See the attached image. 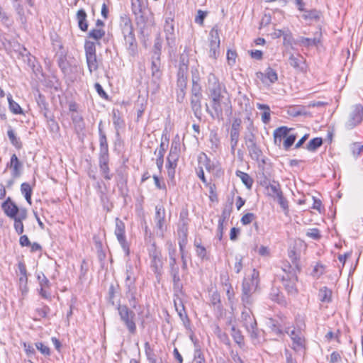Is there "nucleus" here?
<instances>
[{"mask_svg":"<svg viewBox=\"0 0 363 363\" xmlns=\"http://www.w3.org/2000/svg\"><path fill=\"white\" fill-rule=\"evenodd\" d=\"M226 92L225 84L220 83L218 78L213 73H210L208 76L206 93L208 98L211 99V107L215 112V116L209 109L208 104H206V110L213 118H216L218 120L223 119V104L227 106L225 110L226 114L228 116L232 114L230 101H228L229 106L228 104L223 101Z\"/></svg>","mask_w":363,"mask_h":363,"instance_id":"f257e3e1","label":"nucleus"},{"mask_svg":"<svg viewBox=\"0 0 363 363\" xmlns=\"http://www.w3.org/2000/svg\"><path fill=\"white\" fill-rule=\"evenodd\" d=\"M189 79V58L187 55L182 54L177 72L176 94L177 101L183 103L186 96Z\"/></svg>","mask_w":363,"mask_h":363,"instance_id":"f03ea898","label":"nucleus"},{"mask_svg":"<svg viewBox=\"0 0 363 363\" xmlns=\"http://www.w3.org/2000/svg\"><path fill=\"white\" fill-rule=\"evenodd\" d=\"M137 266L134 267L131 263H127L125 266V294L132 308L135 309L138 305V299L136 297L138 279Z\"/></svg>","mask_w":363,"mask_h":363,"instance_id":"7ed1b4c3","label":"nucleus"},{"mask_svg":"<svg viewBox=\"0 0 363 363\" xmlns=\"http://www.w3.org/2000/svg\"><path fill=\"white\" fill-rule=\"evenodd\" d=\"M259 282V272L255 269H253L250 278H244L242 284L241 300L245 308L252 304V294L256 292Z\"/></svg>","mask_w":363,"mask_h":363,"instance_id":"20e7f679","label":"nucleus"},{"mask_svg":"<svg viewBox=\"0 0 363 363\" xmlns=\"http://www.w3.org/2000/svg\"><path fill=\"white\" fill-rule=\"evenodd\" d=\"M147 252L150 259V268L160 280L162 274L163 260L161 250L157 247L155 241L147 245Z\"/></svg>","mask_w":363,"mask_h":363,"instance_id":"39448f33","label":"nucleus"},{"mask_svg":"<svg viewBox=\"0 0 363 363\" xmlns=\"http://www.w3.org/2000/svg\"><path fill=\"white\" fill-rule=\"evenodd\" d=\"M117 310L121 322L125 326L129 333L131 335L136 334L135 313L125 304H119L117 307Z\"/></svg>","mask_w":363,"mask_h":363,"instance_id":"423d86ee","label":"nucleus"},{"mask_svg":"<svg viewBox=\"0 0 363 363\" xmlns=\"http://www.w3.org/2000/svg\"><path fill=\"white\" fill-rule=\"evenodd\" d=\"M262 185H265V194L267 196L277 201L284 211H289L288 201L284 196L281 185L278 182L274 180L268 184L265 183V184L262 183Z\"/></svg>","mask_w":363,"mask_h":363,"instance_id":"0eeeda50","label":"nucleus"},{"mask_svg":"<svg viewBox=\"0 0 363 363\" xmlns=\"http://www.w3.org/2000/svg\"><path fill=\"white\" fill-rule=\"evenodd\" d=\"M132 11L135 17L136 24L140 27L141 34L144 35L148 20L147 9L143 0H132Z\"/></svg>","mask_w":363,"mask_h":363,"instance_id":"6e6552de","label":"nucleus"},{"mask_svg":"<svg viewBox=\"0 0 363 363\" xmlns=\"http://www.w3.org/2000/svg\"><path fill=\"white\" fill-rule=\"evenodd\" d=\"M306 325L303 320H296V328L286 327L284 333L288 334L293 342V349L296 350L304 347L305 338L302 333V330Z\"/></svg>","mask_w":363,"mask_h":363,"instance_id":"1a4fd4ad","label":"nucleus"},{"mask_svg":"<svg viewBox=\"0 0 363 363\" xmlns=\"http://www.w3.org/2000/svg\"><path fill=\"white\" fill-rule=\"evenodd\" d=\"M244 140L251 159L259 162L262 151L256 142L255 134L254 133L246 134L244 136Z\"/></svg>","mask_w":363,"mask_h":363,"instance_id":"9d476101","label":"nucleus"},{"mask_svg":"<svg viewBox=\"0 0 363 363\" xmlns=\"http://www.w3.org/2000/svg\"><path fill=\"white\" fill-rule=\"evenodd\" d=\"M114 233L125 255L128 257L130 252V245L125 237V223L118 218H116V229Z\"/></svg>","mask_w":363,"mask_h":363,"instance_id":"9b49d317","label":"nucleus"},{"mask_svg":"<svg viewBox=\"0 0 363 363\" xmlns=\"http://www.w3.org/2000/svg\"><path fill=\"white\" fill-rule=\"evenodd\" d=\"M363 121V106L356 104L353 106L352 111L349 115L348 119L345 123V128L347 130H352L359 125Z\"/></svg>","mask_w":363,"mask_h":363,"instance_id":"f8f14e48","label":"nucleus"},{"mask_svg":"<svg viewBox=\"0 0 363 363\" xmlns=\"http://www.w3.org/2000/svg\"><path fill=\"white\" fill-rule=\"evenodd\" d=\"M7 169H11V174L13 179L18 178L22 174L23 164L20 161L16 154L11 155L10 161L6 164V169L4 172H6Z\"/></svg>","mask_w":363,"mask_h":363,"instance_id":"ddd939ff","label":"nucleus"},{"mask_svg":"<svg viewBox=\"0 0 363 363\" xmlns=\"http://www.w3.org/2000/svg\"><path fill=\"white\" fill-rule=\"evenodd\" d=\"M37 92L38 94L35 97V101L38 107L40 108L41 113H43L46 120L51 121L57 128V123L54 119V116L49 111L48 103L46 101L45 96L43 95L38 90Z\"/></svg>","mask_w":363,"mask_h":363,"instance_id":"4468645a","label":"nucleus"},{"mask_svg":"<svg viewBox=\"0 0 363 363\" xmlns=\"http://www.w3.org/2000/svg\"><path fill=\"white\" fill-rule=\"evenodd\" d=\"M281 281L285 290L289 295L296 296L298 294L296 283L298 281V276L292 272V275H283Z\"/></svg>","mask_w":363,"mask_h":363,"instance_id":"2eb2a0df","label":"nucleus"},{"mask_svg":"<svg viewBox=\"0 0 363 363\" xmlns=\"http://www.w3.org/2000/svg\"><path fill=\"white\" fill-rule=\"evenodd\" d=\"M36 277L40 286V288L38 289L39 295L45 299L51 300V294L46 290L47 289H50L51 286L49 279L43 272L38 273Z\"/></svg>","mask_w":363,"mask_h":363,"instance_id":"dca6fc26","label":"nucleus"},{"mask_svg":"<svg viewBox=\"0 0 363 363\" xmlns=\"http://www.w3.org/2000/svg\"><path fill=\"white\" fill-rule=\"evenodd\" d=\"M173 23L174 20L172 18H167L164 26L167 44L171 48L175 45L174 26Z\"/></svg>","mask_w":363,"mask_h":363,"instance_id":"f3484780","label":"nucleus"},{"mask_svg":"<svg viewBox=\"0 0 363 363\" xmlns=\"http://www.w3.org/2000/svg\"><path fill=\"white\" fill-rule=\"evenodd\" d=\"M1 208L4 213L11 218L18 217L20 214L21 209L17 205L11 200L10 197H8L1 204Z\"/></svg>","mask_w":363,"mask_h":363,"instance_id":"a211bd4d","label":"nucleus"},{"mask_svg":"<svg viewBox=\"0 0 363 363\" xmlns=\"http://www.w3.org/2000/svg\"><path fill=\"white\" fill-rule=\"evenodd\" d=\"M256 77L264 84H267V81L269 84H274L278 80L277 72L270 67H268L264 72H257L256 73Z\"/></svg>","mask_w":363,"mask_h":363,"instance_id":"6ab92c4d","label":"nucleus"},{"mask_svg":"<svg viewBox=\"0 0 363 363\" xmlns=\"http://www.w3.org/2000/svg\"><path fill=\"white\" fill-rule=\"evenodd\" d=\"M160 57L152 56L151 69L152 76V82L156 85L157 87L159 86V81L162 77V72L160 70Z\"/></svg>","mask_w":363,"mask_h":363,"instance_id":"aec40b11","label":"nucleus"},{"mask_svg":"<svg viewBox=\"0 0 363 363\" xmlns=\"http://www.w3.org/2000/svg\"><path fill=\"white\" fill-rule=\"evenodd\" d=\"M248 332L250 337L251 338L252 342L256 345L262 343V341L264 340V331L262 330H259L257 328V323L255 325H252L250 326L248 329H246Z\"/></svg>","mask_w":363,"mask_h":363,"instance_id":"412c9836","label":"nucleus"},{"mask_svg":"<svg viewBox=\"0 0 363 363\" xmlns=\"http://www.w3.org/2000/svg\"><path fill=\"white\" fill-rule=\"evenodd\" d=\"M109 156H99V167L100 172L104 178L106 180H111L113 177V174L111 173L108 167Z\"/></svg>","mask_w":363,"mask_h":363,"instance_id":"4be33fe9","label":"nucleus"},{"mask_svg":"<svg viewBox=\"0 0 363 363\" xmlns=\"http://www.w3.org/2000/svg\"><path fill=\"white\" fill-rule=\"evenodd\" d=\"M289 65L295 69L301 72H306L307 66L306 60L301 55H298L296 56L291 55L289 58Z\"/></svg>","mask_w":363,"mask_h":363,"instance_id":"5701e85b","label":"nucleus"},{"mask_svg":"<svg viewBox=\"0 0 363 363\" xmlns=\"http://www.w3.org/2000/svg\"><path fill=\"white\" fill-rule=\"evenodd\" d=\"M320 37L321 33H317L312 38L300 37L294 43L306 48L317 46L320 43Z\"/></svg>","mask_w":363,"mask_h":363,"instance_id":"b1692460","label":"nucleus"},{"mask_svg":"<svg viewBox=\"0 0 363 363\" xmlns=\"http://www.w3.org/2000/svg\"><path fill=\"white\" fill-rule=\"evenodd\" d=\"M119 26L124 38L134 34L131 20L128 16H121Z\"/></svg>","mask_w":363,"mask_h":363,"instance_id":"393cba45","label":"nucleus"},{"mask_svg":"<svg viewBox=\"0 0 363 363\" xmlns=\"http://www.w3.org/2000/svg\"><path fill=\"white\" fill-rule=\"evenodd\" d=\"M203 96H190L191 108L194 113V116L199 121L202 118V106L201 99Z\"/></svg>","mask_w":363,"mask_h":363,"instance_id":"a878e982","label":"nucleus"},{"mask_svg":"<svg viewBox=\"0 0 363 363\" xmlns=\"http://www.w3.org/2000/svg\"><path fill=\"white\" fill-rule=\"evenodd\" d=\"M27 218V211L26 208H21L20 214L18 215V217H16L13 219L14 224L13 227L16 232L18 235H21L24 230V226L23 224V220Z\"/></svg>","mask_w":363,"mask_h":363,"instance_id":"bb28decb","label":"nucleus"},{"mask_svg":"<svg viewBox=\"0 0 363 363\" xmlns=\"http://www.w3.org/2000/svg\"><path fill=\"white\" fill-rule=\"evenodd\" d=\"M155 211L156 226L162 234L165 222V210L162 206H156Z\"/></svg>","mask_w":363,"mask_h":363,"instance_id":"cd10ccee","label":"nucleus"},{"mask_svg":"<svg viewBox=\"0 0 363 363\" xmlns=\"http://www.w3.org/2000/svg\"><path fill=\"white\" fill-rule=\"evenodd\" d=\"M167 149V145L164 141L160 143V147L155 151V154L157 152V157L156 159V164L160 172H162L164 163V156Z\"/></svg>","mask_w":363,"mask_h":363,"instance_id":"c85d7f7f","label":"nucleus"},{"mask_svg":"<svg viewBox=\"0 0 363 363\" xmlns=\"http://www.w3.org/2000/svg\"><path fill=\"white\" fill-rule=\"evenodd\" d=\"M181 150L170 148L169 155L167 157V168H176L180 157Z\"/></svg>","mask_w":363,"mask_h":363,"instance_id":"c756f323","label":"nucleus"},{"mask_svg":"<svg viewBox=\"0 0 363 363\" xmlns=\"http://www.w3.org/2000/svg\"><path fill=\"white\" fill-rule=\"evenodd\" d=\"M126 49L130 56L135 57L138 53V45L135 35L133 34L124 38Z\"/></svg>","mask_w":363,"mask_h":363,"instance_id":"7c9ffc66","label":"nucleus"},{"mask_svg":"<svg viewBox=\"0 0 363 363\" xmlns=\"http://www.w3.org/2000/svg\"><path fill=\"white\" fill-rule=\"evenodd\" d=\"M76 18L78 23V27L82 31L88 30L87 14L84 9H79L77 12Z\"/></svg>","mask_w":363,"mask_h":363,"instance_id":"2f4dec72","label":"nucleus"},{"mask_svg":"<svg viewBox=\"0 0 363 363\" xmlns=\"http://www.w3.org/2000/svg\"><path fill=\"white\" fill-rule=\"evenodd\" d=\"M241 318L243 325L245 329H248L250 326L255 325L257 321L255 318L252 315V311L250 308L245 309L241 313Z\"/></svg>","mask_w":363,"mask_h":363,"instance_id":"473e14b6","label":"nucleus"},{"mask_svg":"<svg viewBox=\"0 0 363 363\" xmlns=\"http://www.w3.org/2000/svg\"><path fill=\"white\" fill-rule=\"evenodd\" d=\"M99 156H109L108 154V145L106 133L104 130H100L99 135Z\"/></svg>","mask_w":363,"mask_h":363,"instance_id":"72a5a7b5","label":"nucleus"},{"mask_svg":"<svg viewBox=\"0 0 363 363\" xmlns=\"http://www.w3.org/2000/svg\"><path fill=\"white\" fill-rule=\"evenodd\" d=\"M304 13L302 15V18L306 21H318L321 16V12L315 9L303 11Z\"/></svg>","mask_w":363,"mask_h":363,"instance_id":"f704fd0d","label":"nucleus"},{"mask_svg":"<svg viewBox=\"0 0 363 363\" xmlns=\"http://www.w3.org/2000/svg\"><path fill=\"white\" fill-rule=\"evenodd\" d=\"M333 291L327 286H323L319 289L318 299L323 303H329L332 302Z\"/></svg>","mask_w":363,"mask_h":363,"instance_id":"c9c22d12","label":"nucleus"},{"mask_svg":"<svg viewBox=\"0 0 363 363\" xmlns=\"http://www.w3.org/2000/svg\"><path fill=\"white\" fill-rule=\"evenodd\" d=\"M289 130L290 129L286 126H281L277 128L274 131V140L275 144H277L278 142L281 143L283 138H286L289 135Z\"/></svg>","mask_w":363,"mask_h":363,"instance_id":"e433bc0d","label":"nucleus"},{"mask_svg":"<svg viewBox=\"0 0 363 363\" xmlns=\"http://www.w3.org/2000/svg\"><path fill=\"white\" fill-rule=\"evenodd\" d=\"M231 336L240 348L243 347L245 345L244 336L240 330L236 328L235 325H233L231 328Z\"/></svg>","mask_w":363,"mask_h":363,"instance_id":"4c0bfd02","label":"nucleus"},{"mask_svg":"<svg viewBox=\"0 0 363 363\" xmlns=\"http://www.w3.org/2000/svg\"><path fill=\"white\" fill-rule=\"evenodd\" d=\"M7 135L11 143L17 149L21 150L23 147V143L20 138L17 137L14 133V130L11 127H9L7 130Z\"/></svg>","mask_w":363,"mask_h":363,"instance_id":"58836bf2","label":"nucleus"},{"mask_svg":"<svg viewBox=\"0 0 363 363\" xmlns=\"http://www.w3.org/2000/svg\"><path fill=\"white\" fill-rule=\"evenodd\" d=\"M235 174L238 177H239L242 183L245 185V186L250 189L253 184V179L247 174L240 170H237Z\"/></svg>","mask_w":363,"mask_h":363,"instance_id":"ea45409f","label":"nucleus"},{"mask_svg":"<svg viewBox=\"0 0 363 363\" xmlns=\"http://www.w3.org/2000/svg\"><path fill=\"white\" fill-rule=\"evenodd\" d=\"M257 108L259 110H263V113H262V121L264 123L267 124L270 121V114L271 110L268 105L263 104H257Z\"/></svg>","mask_w":363,"mask_h":363,"instance_id":"a19ab883","label":"nucleus"},{"mask_svg":"<svg viewBox=\"0 0 363 363\" xmlns=\"http://www.w3.org/2000/svg\"><path fill=\"white\" fill-rule=\"evenodd\" d=\"M86 60L90 73L96 72L99 68V62L96 55L86 56Z\"/></svg>","mask_w":363,"mask_h":363,"instance_id":"79ce46f5","label":"nucleus"},{"mask_svg":"<svg viewBox=\"0 0 363 363\" xmlns=\"http://www.w3.org/2000/svg\"><path fill=\"white\" fill-rule=\"evenodd\" d=\"M203 96L202 88L199 83V78L192 77V85L191 88V96Z\"/></svg>","mask_w":363,"mask_h":363,"instance_id":"37998d69","label":"nucleus"},{"mask_svg":"<svg viewBox=\"0 0 363 363\" xmlns=\"http://www.w3.org/2000/svg\"><path fill=\"white\" fill-rule=\"evenodd\" d=\"M177 312L183 322V324L186 328H189L191 325L190 319L185 311L184 304L181 302L180 308H177Z\"/></svg>","mask_w":363,"mask_h":363,"instance_id":"c03bdc74","label":"nucleus"},{"mask_svg":"<svg viewBox=\"0 0 363 363\" xmlns=\"http://www.w3.org/2000/svg\"><path fill=\"white\" fill-rule=\"evenodd\" d=\"M21 191L24 195L26 201L31 205V196L33 193L30 185L27 182H23L21 185Z\"/></svg>","mask_w":363,"mask_h":363,"instance_id":"a18cd8bd","label":"nucleus"},{"mask_svg":"<svg viewBox=\"0 0 363 363\" xmlns=\"http://www.w3.org/2000/svg\"><path fill=\"white\" fill-rule=\"evenodd\" d=\"M214 333L218 337V339L224 343L225 345H230V340L227 333L222 332L221 328L219 325H216L214 329Z\"/></svg>","mask_w":363,"mask_h":363,"instance_id":"49530a36","label":"nucleus"},{"mask_svg":"<svg viewBox=\"0 0 363 363\" xmlns=\"http://www.w3.org/2000/svg\"><path fill=\"white\" fill-rule=\"evenodd\" d=\"M7 99L9 102V106L10 111L14 114H21L23 113V110L21 107L19 106L18 103L13 100L12 96L9 94L7 96Z\"/></svg>","mask_w":363,"mask_h":363,"instance_id":"de8ad7c7","label":"nucleus"},{"mask_svg":"<svg viewBox=\"0 0 363 363\" xmlns=\"http://www.w3.org/2000/svg\"><path fill=\"white\" fill-rule=\"evenodd\" d=\"M288 256L291 259V264L295 266L294 270L296 272H301V267L299 264L300 257L297 255L296 250H291L289 251Z\"/></svg>","mask_w":363,"mask_h":363,"instance_id":"09e8293b","label":"nucleus"},{"mask_svg":"<svg viewBox=\"0 0 363 363\" xmlns=\"http://www.w3.org/2000/svg\"><path fill=\"white\" fill-rule=\"evenodd\" d=\"M323 145V139L321 138H314L311 140L306 145L308 151L314 152Z\"/></svg>","mask_w":363,"mask_h":363,"instance_id":"8fccbe9b","label":"nucleus"},{"mask_svg":"<svg viewBox=\"0 0 363 363\" xmlns=\"http://www.w3.org/2000/svg\"><path fill=\"white\" fill-rule=\"evenodd\" d=\"M113 123L116 130V134L118 135L119 130L123 128L125 124L123 119L115 111L113 112Z\"/></svg>","mask_w":363,"mask_h":363,"instance_id":"3c124183","label":"nucleus"},{"mask_svg":"<svg viewBox=\"0 0 363 363\" xmlns=\"http://www.w3.org/2000/svg\"><path fill=\"white\" fill-rule=\"evenodd\" d=\"M172 282H173V289L176 295L179 294H182L183 291V284L181 281L180 276L175 275L172 276Z\"/></svg>","mask_w":363,"mask_h":363,"instance_id":"603ef678","label":"nucleus"},{"mask_svg":"<svg viewBox=\"0 0 363 363\" xmlns=\"http://www.w3.org/2000/svg\"><path fill=\"white\" fill-rule=\"evenodd\" d=\"M145 352L149 363H157L156 356L154 353L153 349L151 348L148 342L145 343Z\"/></svg>","mask_w":363,"mask_h":363,"instance_id":"864d4df0","label":"nucleus"},{"mask_svg":"<svg viewBox=\"0 0 363 363\" xmlns=\"http://www.w3.org/2000/svg\"><path fill=\"white\" fill-rule=\"evenodd\" d=\"M233 211V202H230L228 204L225 205L223 208L221 216L219 218L218 221H221L224 223L226 220H228L231 214Z\"/></svg>","mask_w":363,"mask_h":363,"instance_id":"5fc2aeb1","label":"nucleus"},{"mask_svg":"<svg viewBox=\"0 0 363 363\" xmlns=\"http://www.w3.org/2000/svg\"><path fill=\"white\" fill-rule=\"evenodd\" d=\"M189 223H178L177 233L179 239H187Z\"/></svg>","mask_w":363,"mask_h":363,"instance_id":"6e6d98bb","label":"nucleus"},{"mask_svg":"<svg viewBox=\"0 0 363 363\" xmlns=\"http://www.w3.org/2000/svg\"><path fill=\"white\" fill-rule=\"evenodd\" d=\"M162 39L160 36V33H157V35L155 38V43H154V46H153V55L152 56L160 57L161 50H162Z\"/></svg>","mask_w":363,"mask_h":363,"instance_id":"4d7b16f0","label":"nucleus"},{"mask_svg":"<svg viewBox=\"0 0 363 363\" xmlns=\"http://www.w3.org/2000/svg\"><path fill=\"white\" fill-rule=\"evenodd\" d=\"M105 35V30L102 28H93L88 33V38L95 40H101Z\"/></svg>","mask_w":363,"mask_h":363,"instance_id":"13d9d810","label":"nucleus"},{"mask_svg":"<svg viewBox=\"0 0 363 363\" xmlns=\"http://www.w3.org/2000/svg\"><path fill=\"white\" fill-rule=\"evenodd\" d=\"M269 328L272 333H275L279 336H281L284 333V331L281 329L278 322L274 320L273 318H269Z\"/></svg>","mask_w":363,"mask_h":363,"instance_id":"bf43d9fd","label":"nucleus"},{"mask_svg":"<svg viewBox=\"0 0 363 363\" xmlns=\"http://www.w3.org/2000/svg\"><path fill=\"white\" fill-rule=\"evenodd\" d=\"M210 301H211V303L214 307H216L218 310L222 309L220 296V294L218 293V291H215L211 294V297H210Z\"/></svg>","mask_w":363,"mask_h":363,"instance_id":"052dcab7","label":"nucleus"},{"mask_svg":"<svg viewBox=\"0 0 363 363\" xmlns=\"http://www.w3.org/2000/svg\"><path fill=\"white\" fill-rule=\"evenodd\" d=\"M84 51L86 56L96 55V43L90 40H85Z\"/></svg>","mask_w":363,"mask_h":363,"instance_id":"680f3d73","label":"nucleus"},{"mask_svg":"<svg viewBox=\"0 0 363 363\" xmlns=\"http://www.w3.org/2000/svg\"><path fill=\"white\" fill-rule=\"evenodd\" d=\"M50 308L44 303H42L41 307H38L35 310V313L40 318H47L50 313Z\"/></svg>","mask_w":363,"mask_h":363,"instance_id":"e2e57ef3","label":"nucleus"},{"mask_svg":"<svg viewBox=\"0 0 363 363\" xmlns=\"http://www.w3.org/2000/svg\"><path fill=\"white\" fill-rule=\"evenodd\" d=\"M271 299L279 304L285 303L284 297L282 294H280L279 289H272L270 293Z\"/></svg>","mask_w":363,"mask_h":363,"instance_id":"0e129e2a","label":"nucleus"},{"mask_svg":"<svg viewBox=\"0 0 363 363\" xmlns=\"http://www.w3.org/2000/svg\"><path fill=\"white\" fill-rule=\"evenodd\" d=\"M209 56L211 58L217 59L220 54V43H210Z\"/></svg>","mask_w":363,"mask_h":363,"instance_id":"69168bd1","label":"nucleus"},{"mask_svg":"<svg viewBox=\"0 0 363 363\" xmlns=\"http://www.w3.org/2000/svg\"><path fill=\"white\" fill-rule=\"evenodd\" d=\"M210 43H219L220 41V37H219V33L217 26H215L212 28V29L210 30Z\"/></svg>","mask_w":363,"mask_h":363,"instance_id":"338daca9","label":"nucleus"},{"mask_svg":"<svg viewBox=\"0 0 363 363\" xmlns=\"http://www.w3.org/2000/svg\"><path fill=\"white\" fill-rule=\"evenodd\" d=\"M325 273V266L318 262L314 267L311 275L316 279H318L321 275Z\"/></svg>","mask_w":363,"mask_h":363,"instance_id":"774afa93","label":"nucleus"}]
</instances>
